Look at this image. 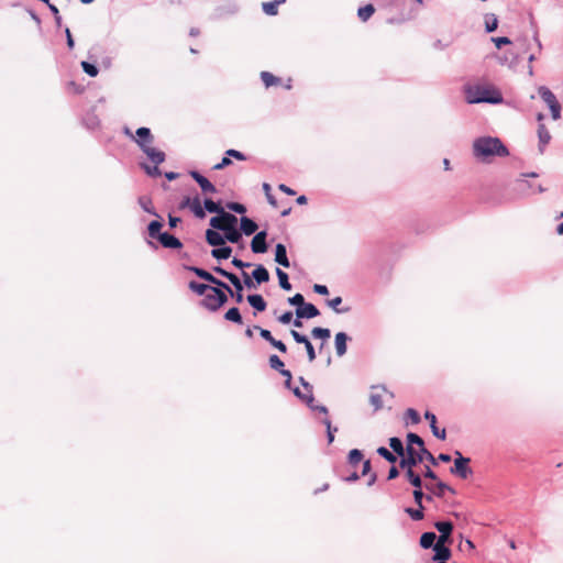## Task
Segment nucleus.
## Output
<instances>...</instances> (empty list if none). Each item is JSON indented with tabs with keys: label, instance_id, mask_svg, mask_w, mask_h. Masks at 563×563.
<instances>
[{
	"label": "nucleus",
	"instance_id": "54",
	"mask_svg": "<svg viewBox=\"0 0 563 563\" xmlns=\"http://www.w3.org/2000/svg\"><path fill=\"white\" fill-rule=\"evenodd\" d=\"M412 495L417 506L423 508L422 499L424 498V494L422 492V488H415Z\"/></svg>",
	"mask_w": 563,
	"mask_h": 563
},
{
	"label": "nucleus",
	"instance_id": "30",
	"mask_svg": "<svg viewBox=\"0 0 563 563\" xmlns=\"http://www.w3.org/2000/svg\"><path fill=\"white\" fill-rule=\"evenodd\" d=\"M249 303L257 311H264L266 309V301L261 295H249Z\"/></svg>",
	"mask_w": 563,
	"mask_h": 563
},
{
	"label": "nucleus",
	"instance_id": "37",
	"mask_svg": "<svg viewBox=\"0 0 563 563\" xmlns=\"http://www.w3.org/2000/svg\"><path fill=\"white\" fill-rule=\"evenodd\" d=\"M539 95L541 96V98L543 99V101L550 107L551 104L558 102L556 100V97L554 96V93L545 88V87H541L539 89Z\"/></svg>",
	"mask_w": 563,
	"mask_h": 563
},
{
	"label": "nucleus",
	"instance_id": "52",
	"mask_svg": "<svg viewBox=\"0 0 563 563\" xmlns=\"http://www.w3.org/2000/svg\"><path fill=\"white\" fill-rule=\"evenodd\" d=\"M81 67H82L84 71L91 77H96L99 73L98 68L88 62H82Z\"/></svg>",
	"mask_w": 563,
	"mask_h": 563
},
{
	"label": "nucleus",
	"instance_id": "46",
	"mask_svg": "<svg viewBox=\"0 0 563 563\" xmlns=\"http://www.w3.org/2000/svg\"><path fill=\"white\" fill-rule=\"evenodd\" d=\"M139 202H140L141 207L143 208L144 211H146V212H148V213H151L153 216L159 217L156 213V211H155V209L153 207L152 200L150 198L142 197V198H140Z\"/></svg>",
	"mask_w": 563,
	"mask_h": 563
},
{
	"label": "nucleus",
	"instance_id": "57",
	"mask_svg": "<svg viewBox=\"0 0 563 563\" xmlns=\"http://www.w3.org/2000/svg\"><path fill=\"white\" fill-rule=\"evenodd\" d=\"M254 330H258L260 331V334L261 336L266 340L267 342L272 343L274 341V336L272 335L271 331L266 330V329H262L261 327L258 325H254L253 328Z\"/></svg>",
	"mask_w": 563,
	"mask_h": 563
},
{
	"label": "nucleus",
	"instance_id": "10",
	"mask_svg": "<svg viewBox=\"0 0 563 563\" xmlns=\"http://www.w3.org/2000/svg\"><path fill=\"white\" fill-rule=\"evenodd\" d=\"M435 529L440 532V537L438 538L437 542L451 544L452 543V531H453V523L450 521H438L434 523Z\"/></svg>",
	"mask_w": 563,
	"mask_h": 563
},
{
	"label": "nucleus",
	"instance_id": "39",
	"mask_svg": "<svg viewBox=\"0 0 563 563\" xmlns=\"http://www.w3.org/2000/svg\"><path fill=\"white\" fill-rule=\"evenodd\" d=\"M225 320L235 322L238 324H242V316L240 313V310L236 307L230 308L225 314Z\"/></svg>",
	"mask_w": 563,
	"mask_h": 563
},
{
	"label": "nucleus",
	"instance_id": "51",
	"mask_svg": "<svg viewBox=\"0 0 563 563\" xmlns=\"http://www.w3.org/2000/svg\"><path fill=\"white\" fill-rule=\"evenodd\" d=\"M268 362H269V366L273 369H276L279 372L284 368V362L275 354L269 356Z\"/></svg>",
	"mask_w": 563,
	"mask_h": 563
},
{
	"label": "nucleus",
	"instance_id": "16",
	"mask_svg": "<svg viewBox=\"0 0 563 563\" xmlns=\"http://www.w3.org/2000/svg\"><path fill=\"white\" fill-rule=\"evenodd\" d=\"M427 490L431 492L438 497H443L445 492H450L451 494H455V490L446 485L445 483L439 481L437 484H424Z\"/></svg>",
	"mask_w": 563,
	"mask_h": 563
},
{
	"label": "nucleus",
	"instance_id": "35",
	"mask_svg": "<svg viewBox=\"0 0 563 563\" xmlns=\"http://www.w3.org/2000/svg\"><path fill=\"white\" fill-rule=\"evenodd\" d=\"M163 228V223L158 220H154L152 221L148 227H147V232H148V235L152 238V239H158L159 235H162V230Z\"/></svg>",
	"mask_w": 563,
	"mask_h": 563
},
{
	"label": "nucleus",
	"instance_id": "7",
	"mask_svg": "<svg viewBox=\"0 0 563 563\" xmlns=\"http://www.w3.org/2000/svg\"><path fill=\"white\" fill-rule=\"evenodd\" d=\"M455 456L454 467L451 468V473L465 479L472 474V470L468 467L470 459L464 457L459 451L455 452Z\"/></svg>",
	"mask_w": 563,
	"mask_h": 563
},
{
	"label": "nucleus",
	"instance_id": "13",
	"mask_svg": "<svg viewBox=\"0 0 563 563\" xmlns=\"http://www.w3.org/2000/svg\"><path fill=\"white\" fill-rule=\"evenodd\" d=\"M266 231H261L253 238L251 249L254 253H265L267 251Z\"/></svg>",
	"mask_w": 563,
	"mask_h": 563
},
{
	"label": "nucleus",
	"instance_id": "14",
	"mask_svg": "<svg viewBox=\"0 0 563 563\" xmlns=\"http://www.w3.org/2000/svg\"><path fill=\"white\" fill-rule=\"evenodd\" d=\"M189 175L198 183L203 192L214 194L217 191L214 185L200 173L191 170Z\"/></svg>",
	"mask_w": 563,
	"mask_h": 563
},
{
	"label": "nucleus",
	"instance_id": "4",
	"mask_svg": "<svg viewBox=\"0 0 563 563\" xmlns=\"http://www.w3.org/2000/svg\"><path fill=\"white\" fill-rule=\"evenodd\" d=\"M189 271L194 272L198 277H200L201 279L203 280H207L216 286H219L223 289H225L227 291L230 292V295L232 297L235 298V301L238 303H241L243 301V284L241 283L240 278L236 276V275H231L230 277V283L234 286L235 288V291H233L225 283L221 282L220 279L216 278L212 274H210L209 272L202 269V268H199V267H189L188 268Z\"/></svg>",
	"mask_w": 563,
	"mask_h": 563
},
{
	"label": "nucleus",
	"instance_id": "20",
	"mask_svg": "<svg viewBox=\"0 0 563 563\" xmlns=\"http://www.w3.org/2000/svg\"><path fill=\"white\" fill-rule=\"evenodd\" d=\"M424 418H426L427 420H429V422H430V428H431V430H432L433 435H434V437H437V438H438V439H440V440H445V438H446V431H445V429L440 430V429L438 428V426H437V417H435L432 412H430V411H426V413H424Z\"/></svg>",
	"mask_w": 563,
	"mask_h": 563
},
{
	"label": "nucleus",
	"instance_id": "50",
	"mask_svg": "<svg viewBox=\"0 0 563 563\" xmlns=\"http://www.w3.org/2000/svg\"><path fill=\"white\" fill-rule=\"evenodd\" d=\"M342 302V298L341 297H335L333 299H330L328 300V306L330 308H332L336 313H341V312H347L350 310V308H345V309H339V305H341Z\"/></svg>",
	"mask_w": 563,
	"mask_h": 563
},
{
	"label": "nucleus",
	"instance_id": "3",
	"mask_svg": "<svg viewBox=\"0 0 563 563\" xmlns=\"http://www.w3.org/2000/svg\"><path fill=\"white\" fill-rule=\"evenodd\" d=\"M465 99L467 103H499L503 101V96L493 86L472 85L465 87Z\"/></svg>",
	"mask_w": 563,
	"mask_h": 563
},
{
	"label": "nucleus",
	"instance_id": "41",
	"mask_svg": "<svg viewBox=\"0 0 563 563\" xmlns=\"http://www.w3.org/2000/svg\"><path fill=\"white\" fill-rule=\"evenodd\" d=\"M189 288L197 295H206L207 291H210V288H213L212 286L206 285V284H199L195 280H191L189 283Z\"/></svg>",
	"mask_w": 563,
	"mask_h": 563
},
{
	"label": "nucleus",
	"instance_id": "44",
	"mask_svg": "<svg viewBox=\"0 0 563 563\" xmlns=\"http://www.w3.org/2000/svg\"><path fill=\"white\" fill-rule=\"evenodd\" d=\"M485 26L488 33L494 32L498 26V20L495 14H486Z\"/></svg>",
	"mask_w": 563,
	"mask_h": 563
},
{
	"label": "nucleus",
	"instance_id": "38",
	"mask_svg": "<svg viewBox=\"0 0 563 563\" xmlns=\"http://www.w3.org/2000/svg\"><path fill=\"white\" fill-rule=\"evenodd\" d=\"M231 253L232 249L230 246H222L211 251V255L217 260H227L231 256Z\"/></svg>",
	"mask_w": 563,
	"mask_h": 563
},
{
	"label": "nucleus",
	"instance_id": "6",
	"mask_svg": "<svg viewBox=\"0 0 563 563\" xmlns=\"http://www.w3.org/2000/svg\"><path fill=\"white\" fill-rule=\"evenodd\" d=\"M218 214L219 216L210 219V225L216 230L224 232L225 230L231 229L233 224L238 223V218L232 213L222 210V212H219Z\"/></svg>",
	"mask_w": 563,
	"mask_h": 563
},
{
	"label": "nucleus",
	"instance_id": "24",
	"mask_svg": "<svg viewBox=\"0 0 563 563\" xmlns=\"http://www.w3.org/2000/svg\"><path fill=\"white\" fill-rule=\"evenodd\" d=\"M347 335L344 332H339L335 334L334 343H335V350L336 354L339 356H343L346 353V342H347Z\"/></svg>",
	"mask_w": 563,
	"mask_h": 563
},
{
	"label": "nucleus",
	"instance_id": "60",
	"mask_svg": "<svg viewBox=\"0 0 563 563\" xmlns=\"http://www.w3.org/2000/svg\"><path fill=\"white\" fill-rule=\"evenodd\" d=\"M493 41H494V43H495L497 48H501V46L508 45V44L511 43L510 40L508 37H505V36H503V37H495V38H493Z\"/></svg>",
	"mask_w": 563,
	"mask_h": 563
},
{
	"label": "nucleus",
	"instance_id": "2",
	"mask_svg": "<svg viewBox=\"0 0 563 563\" xmlns=\"http://www.w3.org/2000/svg\"><path fill=\"white\" fill-rule=\"evenodd\" d=\"M124 132L137 143L154 164H162L165 161V153L152 146L154 136L148 128H139L135 136L128 128Z\"/></svg>",
	"mask_w": 563,
	"mask_h": 563
},
{
	"label": "nucleus",
	"instance_id": "32",
	"mask_svg": "<svg viewBox=\"0 0 563 563\" xmlns=\"http://www.w3.org/2000/svg\"><path fill=\"white\" fill-rule=\"evenodd\" d=\"M286 0H275L271 2H263L262 9L267 15H276L278 13V5Z\"/></svg>",
	"mask_w": 563,
	"mask_h": 563
},
{
	"label": "nucleus",
	"instance_id": "17",
	"mask_svg": "<svg viewBox=\"0 0 563 563\" xmlns=\"http://www.w3.org/2000/svg\"><path fill=\"white\" fill-rule=\"evenodd\" d=\"M302 387L305 388L306 393H302L299 388L294 389V394L299 397L300 399L305 400L307 404H310L313 401V395H312V386L305 380L303 377L299 378Z\"/></svg>",
	"mask_w": 563,
	"mask_h": 563
},
{
	"label": "nucleus",
	"instance_id": "23",
	"mask_svg": "<svg viewBox=\"0 0 563 563\" xmlns=\"http://www.w3.org/2000/svg\"><path fill=\"white\" fill-rule=\"evenodd\" d=\"M385 393V389H377L376 387H373V390L369 395V404L373 406L374 410H379L383 408L384 400L383 395Z\"/></svg>",
	"mask_w": 563,
	"mask_h": 563
},
{
	"label": "nucleus",
	"instance_id": "36",
	"mask_svg": "<svg viewBox=\"0 0 563 563\" xmlns=\"http://www.w3.org/2000/svg\"><path fill=\"white\" fill-rule=\"evenodd\" d=\"M435 540H437V536H435L434 532H424L420 537V545L423 549H429V548H431V547H433L435 544L434 543Z\"/></svg>",
	"mask_w": 563,
	"mask_h": 563
},
{
	"label": "nucleus",
	"instance_id": "56",
	"mask_svg": "<svg viewBox=\"0 0 563 563\" xmlns=\"http://www.w3.org/2000/svg\"><path fill=\"white\" fill-rule=\"evenodd\" d=\"M227 208L236 213H245L246 212L245 206H243L242 203H239V202H229L227 205Z\"/></svg>",
	"mask_w": 563,
	"mask_h": 563
},
{
	"label": "nucleus",
	"instance_id": "12",
	"mask_svg": "<svg viewBox=\"0 0 563 563\" xmlns=\"http://www.w3.org/2000/svg\"><path fill=\"white\" fill-rule=\"evenodd\" d=\"M230 157H233L238 161H246V156L242 152L231 148L225 152V156L221 159V162L213 166V169L221 170L231 165L232 161Z\"/></svg>",
	"mask_w": 563,
	"mask_h": 563
},
{
	"label": "nucleus",
	"instance_id": "5",
	"mask_svg": "<svg viewBox=\"0 0 563 563\" xmlns=\"http://www.w3.org/2000/svg\"><path fill=\"white\" fill-rule=\"evenodd\" d=\"M228 301L227 294L221 289V287L217 286L210 288V291H207L203 300L201 301L202 307L210 311L219 310L225 302Z\"/></svg>",
	"mask_w": 563,
	"mask_h": 563
},
{
	"label": "nucleus",
	"instance_id": "59",
	"mask_svg": "<svg viewBox=\"0 0 563 563\" xmlns=\"http://www.w3.org/2000/svg\"><path fill=\"white\" fill-rule=\"evenodd\" d=\"M549 108L551 110L552 118L554 120L560 119L561 106H560L559 101L553 103V104H551Z\"/></svg>",
	"mask_w": 563,
	"mask_h": 563
},
{
	"label": "nucleus",
	"instance_id": "33",
	"mask_svg": "<svg viewBox=\"0 0 563 563\" xmlns=\"http://www.w3.org/2000/svg\"><path fill=\"white\" fill-rule=\"evenodd\" d=\"M538 135L540 141V151L543 152V147L550 142L551 135L544 124L540 123L538 128Z\"/></svg>",
	"mask_w": 563,
	"mask_h": 563
},
{
	"label": "nucleus",
	"instance_id": "62",
	"mask_svg": "<svg viewBox=\"0 0 563 563\" xmlns=\"http://www.w3.org/2000/svg\"><path fill=\"white\" fill-rule=\"evenodd\" d=\"M242 276H243V284L247 287V288H254L255 287V284L252 279V277L246 273V272H243L242 273Z\"/></svg>",
	"mask_w": 563,
	"mask_h": 563
},
{
	"label": "nucleus",
	"instance_id": "9",
	"mask_svg": "<svg viewBox=\"0 0 563 563\" xmlns=\"http://www.w3.org/2000/svg\"><path fill=\"white\" fill-rule=\"evenodd\" d=\"M413 444L418 445L420 451L426 454V460H428L432 465H437V459L426 449L424 442L421 437L416 433L407 434V448H413Z\"/></svg>",
	"mask_w": 563,
	"mask_h": 563
},
{
	"label": "nucleus",
	"instance_id": "29",
	"mask_svg": "<svg viewBox=\"0 0 563 563\" xmlns=\"http://www.w3.org/2000/svg\"><path fill=\"white\" fill-rule=\"evenodd\" d=\"M261 79L264 82L265 87L268 88L271 86H279L282 85V78L273 75L269 71H262Z\"/></svg>",
	"mask_w": 563,
	"mask_h": 563
},
{
	"label": "nucleus",
	"instance_id": "25",
	"mask_svg": "<svg viewBox=\"0 0 563 563\" xmlns=\"http://www.w3.org/2000/svg\"><path fill=\"white\" fill-rule=\"evenodd\" d=\"M406 473L405 476L407 481L415 487V488H422V481L419 474L413 472V467L405 466Z\"/></svg>",
	"mask_w": 563,
	"mask_h": 563
},
{
	"label": "nucleus",
	"instance_id": "19",
	"mask_svg": "<svg viewBox=\"0 0 563 563\" xmlns=\"http://www.w3.org/2000/svg\"><path fill=\"white\" fill-rule=\"evenodd\" d=\"M157 240L166 249H181L183 247V243L180 242V240L172 234H168V233H162V235H159V238Z\"/></svg>",
	"mask_w": 563,
	"mask_h": 563
},
{
	"label": "nucleus",
	"instance_id": "53",
	"mask_svg": "<svg viewBox=\"0 0 563 563\" xmlns=\"http://www.w3.org/2000/svg\"><path fill=\"white\" fill-rule=\"evenodd\" d=\"M158 165L159 164H155L153 167H151L146 164H143L142 166L148 176L157 177V176H161V174H162L161 169L158 168Z\"/></svg>",
	"mask_w": 563,
	"mask_h": 563
},
{
	"label": "nucleus",
	"instance_id": "48",
	"mask_svg": "<svg viewBox=\"0 0 563 563\" xmlns=\"http://www.w3.org/2000/svg\"><path fill=\"white\" fill-rule=\"evenodd\" d=\"M405 511L410 516V518L415 521L422 520L423 515V508L418 507L417 509L413 508H406Z\"/></svg>",
	"mask_w": 563,
	"mask_h": 563
},
{
	"label": "nucleus",
	"instance_id": "64",
	"mask_svg": "<svg viewBox=\"0 0 563 563\" xmlns=\"http://www.w3.org/2000/svg\"><path fill=\"white\" fill-rule=\"evenodd\" d=\"M313 290H314V292H317L319 295H328L329 294L328 287L324 285L316 284L313 286Z\"/></svg>",
	"mask_w": 563,
	"mask_h": 563
},
{
	"label": "nucleus",
	"instance_id": "61",
	"mask_svg": "<svg viewBox=\"0 0 563 563\" xmlns=\"http://www.w3.org/2000/svg\"><path fill=\"white\" fill-rule=\"evenodd\" d=\"M292 320V312L286 311L282 316L278 317V321L283 324H287Z\"/></svg>",
	"mask_w": 563,
	"mask_h": 563
},
{
	"label": "nucleus",
	"instance_id": "40",
	"mask_svg": "<svg viewBox=\"0 0 563 563\" xmlns=\"http://www.w3.org/2000/svg\"><path fill=\"white\" fill-rule=\"evenodd\" d=\"M190 210L199 219H203L206 217V212H205V209L201 206L199 197L192 198V203L190 206Z\"/></svg>",
	"mask_w": 563,
	"mask_h": 563
},
{
	"label": "nucleus",
	"instance_id": "58",
	"mask_svg": "<svg viewBox=\"0 0 563 563\" xmlns=\"http://www.w3.org/2000/svg\"><path fill=\"white\" fill-rule=\"evenodd\" d=\"M288 302L294 306L302 307V305H305V298L301 294H296L288 298Z\"/></svg>",
	"mask_w": 563,
	"mask_h": 563
},
{
	"label": "nucleus",
	"instance_id": "26",
	"mask_svg": "<svg viewBox=\"0 0 563 563\" xmlns=\"http://www.w3.org/2000/svg\"><path fill=\"white\" fill-rule=\"evenodd\" d=\"M252 277L256 280L257 284H263L269 280V273L263 265H257V267L252 273Z\"/></svg>",
	"mask_w": 563,
	"mask_h": 563
},
{
	"label": "nucleus",
	"instance_id": "28",
	"mask_svg": "<svg viewBox=\"0 0 563 563\" xmlns=\"http://www.w3.org/2000/svg\"><path fill=\"white\" fill-rule=\"evenodd\" d=\"M311 335L323 341L320 345V350H322L324 342L331 336V331L327 328L316 327L311 330Z\"/></svg>",
	"mask_w": 563,
	"mask_h": 563
},
{
	"label": "nucleus",
	"instance_id": "49",
	"mask_svg": "<svg viewBox=\"0 0 563 563\" xmlns=\"http://www.w3.org/2000/svg\"><path fill=\"white\" fill-rule=\"evenodd\" d=\"M377 453L383 456L384 459H386L388 462L390 463H395L397 461V457L394 453H391L388 449H386L385 446H380L377 449Z\"/></svg>",
	"mask_w": 563,
	"mask_h": 563
},
{
	"label": "nucleus",
	"instance_id": "55",
	"mask_svg": "<svg viewBox=\"0 0 563 563\" xmlns=\"http://www.w3.org/2000/svg\"><path fill=\"white\" fill-rule=\"evenodd\" d=\"M406 416L413 424H417L420 421V416L418 411L412 408L407 409Z\"/></svg>",
	"mask_w": 563,
	"mask_h": 563
},
{
	"label": "nucleus",
	"instance_id": "8",
	"mask_svg": "<svg viewBox=\"0 0 563 563\" xmlns=\"http://www.w3.org/2000/svg\"><path fill=\"white\" fill-rule=\"evenodd\" d=\"M424 459L426 454H423L420 449L416 450L415 448H406V456L400 460L399 466L401 468H405V466L413 467Z\"/></svg>",
	"mask_w": 563,
	"mask_h": 563
},
{
	"label": "nucleus",
	"instance_id": "22",
	"mask_svg": "<svg viewBox=\"0 0 563 563\" xmlns=\"http://www.w3.org/2000/svg\"><path fill=\"white\" fill-rule=\"evenodd\" d=\"M275 262L279 265L288 268L290 266L289 260L287 257L286 246L282 243H278L275 249Z\"/></svg>",
	"mask_w": 563,
	"mask_h": 563
},
{
	"label": "nucleus",
	"instance_id": "11",
	"mask_svg": "<svg viewBox=\"0 0 563 563\" xmlns=\"http://www.w3.org/2000/svg\"><path fill=\"white\" fill-rule=\"evenodd\" d=\"M290 334L291 336L294 338V340L297 342V343H300V344H303L305 347H306V351H307V356H308V360L309 362H313L317 357V354H316V351H314V347L313 345L311 344V342L307 339L306 335L303 334H300L298 331L296 330H291L290 331Z\"/></svg>",
	"mask_w": 563,
	"mask_h": 563
},
{
	"label": "nucleus",
	"instance_id": "42",
	"mask_svg": "<svg viewBox=\"0 0 563 563\" xmlns=\"http://www.w3.org/2000/svg\"><path fill=\"white\" fill-rule=\"evenodd\" d=\"M375 12V8L373 4H366L362 7L357 11V15L362 21H367Z\"/></svg>",
	"mask_w": 563,
	"mask_h": 563
},
{
	"label": "nucleus",
	"instance_id": "43",
	"mask_svg": "<svg viewBox=\"0 0 563 563\" xmlns=\"http://www.w3.org/2000/svg\"><path fill=\"white\" fill-rule=\"evenodd\" d=\"M276 274H277V277H278V280H279V286L284 289V290H290L291 289V285L288 280V275L282 271L280 268H277L276 269Z\"/></svg>",
	"mask_w": 563,
	"mask_h": 563
},
{
	"label": "nucleus",
	"instance_id": "1",
	"mask_svg": "<svg viewBox=\"0 0 563 563\" xmlns=\"http://www.w3.org/2000/svg\"><path fill=\"white\" fill-rule=\"evenodd\" d=\"M473 153L482 162H490L494 156H507L508 150L498 137L486 136L474 141Z\"/></svg>",
	"mask_w": 563,
	"mask_h": 563
},
{
	"label": "nucleus",
	"instance_id": "47",
	"mask_svg": "<svg viewBox=\"0 0 563 563\" xmlns=\"http://www.w3.org/2000/svg\"><path fill=\"white\" fill-rule=\"evenodd\" d=\"M203 205H205V209L209 212L219 213V212H222V210H223V208L221 207L220 203L214 202L211 199H206Z\"/></svg>",
	"mask_w": 563,
	"mask_h": 563
},
{
	"label": "nucleus",
	"instance_id": "31",
	"mask_svg": "<svg viewBox=\"0 0 563 563\" xmlns=\"http://www.w3.org/2000/svg\"><path fill=\"white\" fill-rule=\"evenodd\" d=\"M224 238L231 243H239L242 240V233L236 229V224H233L231 229L225 230Z\"/></svg>",
	"mask_w": 563,
	"mask_h": 563
},
{
	"label": "nucleus",
	"instance_id": "21",
	"mask_svg": "<svg viewBox=\"0 0 563 563\" xmlns=\"http://www.w3.org/2000/svg\"><path fill=\"white\" fill-rule=\"evenodd\" d=\"M206 241L211 246H222L225 243L224 235L220 234L218 231L208 229L206 231Z\"/></svg>",
	"mask_w": 563,
	"mask_h": 563
},
{
	"label": "nucleus",
	"instance_id": "45",
	"mask_svg": "<svg viewBox=\"0 0 563 563\" xmlns=\"http://www.w3.org/2000/svg\"><path fill=\"white\" fill-rule=\"evenodd\" d=\"M363 460V454L360 450L353 449L349 453V463L355 467L357 464H360Z\"/></svg>",
	"mask_w": 563,
	"mask_h": 563
},
{
	"label": "nucleus",
	"instance_id": "18",
	"mask_svg": "<svg viewBox=\"0 0 563 563\" xmlns=\"http://www.w3.org/2000/svg\"><path fill=\"white\" fill-rule=\"evenodd\" d=\"M433 550H434V556H433L434 561L443 562L451 558V550L445 543L435 542V544L433 545Z\"/></svg>",
	"mask_w": 563,
	"mask_h": 563
},
{
	"label": "nucleus",
	"instance_id": "15",
	"mask_svg": "<svg viewBox=\"0 0 563 563\" xmlns=\"http://www.w3.org/2000/svg\"><path fill=\"white\" fill-rule=\"evenodd\" d=\"M319 314H320L319 310L312 303L305 302V305H302V307H298L296 309V316L298 317V319H303V318L310 319V318H314Z\"/></svg>",
	"mask_w": 563,
	"mask_h": 563
},
{
	"label": "nucleus",
	"instance_id": "27",
	"mask_svg": "<svg viewBox=\"0 0 563 563\" xmlns=\"http://www.w3.org/2000/svg\"><path fill=\"white\" fill-rule=\"evenodd\" d=\"M240 222H241V231L245 235H251L256 232L257 224L252 219H250L247 217H242Z\"/></svg>",
	"mask_w": 563,
	"mask_h": 563
},
{
	"label": "nucleus",
	"instance_id": "63",
	"mask_svg": "<svg viewBox=\"0 0 563 563\" xmlns=\"http://www.w3.org/2000/svg\"><path fill=\"white\" fill-rule=\"evenodd\" d=\"M271 344L282 353L287 352V346L279 340L274 339V341Z\"/></svg>",
	"mask_w": 563,
	"mask_h": 563
},
{
	"label": "nucleus",
	"instance_id": "34",
	"mask_svg": "<svg viewBox=\"0 0 563 563\" xmlns=\"http://www.w3.org/2000/svg\"><path fill=\"white\" fill-rule=\"evenodd\" d=\"M389 446L391 448V450L399 456H401V459L404 456H406V449L404 448L402 445V442L400 439L394 437V438H390L389 439Z\"/></svg>",
	"mask_w": 563,
	"mask_h": 563
}]
</instances>
